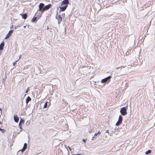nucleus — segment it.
<instances>
[{
	"mask_svg": "<svg viewBox=\"0 0 155 155\" xmlns=\"http://www.w3.org/2000/svg\"><path fill=\"white\" fill-rule=\"evenodd\" d=\"M45 4L42 3H40L39 5V9L38 10H44Z\"/></svg>",
	"mask_w": 155,
	"mask_h": 155,
	"instance_id": "7",
	"label": "nucleus"
},
{
	"mask_svg": "<svg viewBox=\"0 0 155 155\" xmlns=\"http://www.w3.org/2000/svg\"><path fill=\"white\" fill-rule=\"evenodd\" d=\"M0 123L1 124V121H0Z\"/></svg>",
	"mask_w": 155,
	"mask_h": 155,
	"instance_id": "47",
	"label": "nucleus"
},
{
	"mask_svg": "<svg viewBox=\"0 0 155 155\" xmlns=\"http://www.w3.org/2000/svg\"><path fill=\"white\" fill-rule=\"evenodd\" d=\"M50 101H51V100H50H50H49V103H48V106H49V107L50 106V105H51V103H50Z\"/></svg>",
	"mask_w": 155,
	"mask_h": 155,
	"instance_id": "30",
	"label": "nucleus"
},
{
	"mask_svg": "<svg viewBox=\"0 0 155 155\" xmlns=\"http://www.w3.org/2000/svg\"><path fill=\"white\" fill-rule=\"evenodd\" d=\"M68 148H69V150H71V148H70L69 146L68 147Z\"/></svg>",
	"mask_w": 155,
	"mask_h": 155,
	"instance_id": "37",
	"label": "nucleus"
},
{
	"mask_svg": "<svg viewBox=\"0 0 155 155\" xmlns=\"http://www.w3.org/2000/svg\"><path fill=\"white\" fill-rule=\"evenodd\" d=\"M26 124L27 125L29 124V122L28 121H27V122L26 123Z\"/></svg>",
	"mask_w": 155,
	"mask_h": 155,
	"instance_id": "33",
	"label": "nucleus"
},
{
	"mask_svg": "<svg viewBox=\"0 0 155 155\" xmlns=\"http://www.w3.org/2000/svg\"><path fill=\"white\" fill-rule=\"evenodd\" d=\"M0 130L2 133H4L5 132V130L1 128L0 129Z\"/></svg>",
	"mask_w": 155,
	"mask_h": 155,
	"instance_id": "24",
	"label": "nucleus"
},
{
	"mask_svg": "<svg viewBox=\"0 0 155 155\" xmlns=\"http://www.w3.org/2000/svg\"><path fill=\"white\" fill-rule=\"evenodd\" d=\"M19 126L21 129L20 131H22L23 130V128L22 127L21 125L19 124Z\"/></svg>",
	"mask_w": 155,
	"mask_h": 155,
	"instance_id": "23",
	"label": "nucleus"
},
{
	"mask_svg": "<svg viewBox=\"0 0 155 155\" xmlns=\"http://www.w3.org/2000/svg\"><path fill=\"white\" fill-rule=\"evenodd\" d=\"M13 26H14V25H12V26L10 27V29H11L12 28V29H13ZM14 30H13V29L10 30V36H11L12 33L13 32Z\"/></svg>",
	"mask_w": 155,
	"mask_h": 155,
	"instance_id": "16",
	"label": "nucleus"
},
{
	"mask_svg": "<svg viewBox=\"0 0 155 155\" xmlns=\"http://www.w3.org/2000/svg\"><path fill=\"white\" fill-rule=\"evenodd\" d=\"M21 55H20L19 56V59L18 60L21 58Z\"/></svg>",
	"mask_w": 155,
	"mask_h": 155,
	"instance_id": "38",
	"label": "nucleus"
},
{
	"mask_svg": "<svg viewBox=\"0 0 155 155\" xmlns=\"http://www.w3.org/2000/svg\"><path fill=\"white\" fill-rule=\"evenodd\" d=\"M14 119L15 122L18 123L19 120V118L17 115H14Z\"/></svg>",
	"mask_w": 155,
	"mask_h": 155,
	"instance_id": "10",
	"label": "nucleus"
},
{
	"mask_svg": "<svg viewBox=\"0 0 155 155\" xmlns=\"http://www.w3.org/2000/svg\"><path fill=\"white\" fill-rule=\"evenodd\" d=\"M17 28V26H15L14 27V28L15 29H16Z\"/></svg>",
	"mask_w": 155,
	"mask_h": 155,
	"instance_id": "35",
	"label": "nucleus"
},
{
	"mask_svg": "<svg viewBox=\"0 0 155 155\" xmlns=\"http://www.w3.org/2000/svg\"><path fill=\"white\" fill-rule=\"evenodd\" d=\"M48 29H49V28H48V27L47 28V29L48 30Z\"/></svg>",
	"mask_w": 155,
	"mask_h": 155,
	"instance_id": "41",
	"label": "nucleus"
},
{
	"mask_svg": "<svg viewBox=\"0 0 155 155\" xmlns=\"http://www.w3.org/2000/svg\"><path fill=\"white\" fill-rule=\"evenodd\" d=\"M68 6L67 5H65L63 7H60L59 8L60 10L59 11V13H60L61 11H64L67 8Z\"/></svg>",
	"mask_w": 155,
	"mask_h": 155,
	"instance_id": "8",
	"label": "nucleus"
},
{
	"mask_svg": "<svg viewBox=\"0 0 155 155\" xmlns=\"http://www.w3.org/2000/svg\"><path fill=\"white\" fill-rule=\"evenodd\" d=\"M111 78V77L110 76H109L107 77L102 79L101 82L103 83H105L106 82H107V81H110V78Z\"/></svg>",
	"mask_w": 155,
	"mask_h": 155,
	"instance_id": "4",
	"label": "nucleus"
},
{
	"mask_svg": "<svg viewBox=\"0 0 155 155\" xmlns=\"http://www.w3.org/2000/svg\"><path fill=\"white\" fill-rule=\"evenodd\" d=\"M48 18V17H47L46 20H47L48 19V18Z\"/></svg>",
	"mask_w": 155,
	"mask_h": 155,
	"instance_id": "42",
	"label": "nucleus"
},
{
	"mask_svg": "<svg viewBox=\"0 0 155 155\" xmlns=\"http://www.w3.org/2000/svg\"><path fill=\"white\" fill-rule=\"evenodd\" d=\"M38 15H39V13L38 12Z\"/></svg>",
	"mask_w": 155,
	"mask_h": 155,
	"instance_id": "45",
	"label": "nucleus"
},
{
	"mask_svg": "<svg viewBox=\"0 0 155 155\" xmlns=\"http://www.w3.org/2000/svg\"><path fill=\"white\" fill-rule=\"evenodd\" d=\"M48 18V17H47L46 20H47L48 19V18Z\"/></svg>",
	"mask_w": 155,
	"mask_h": 155,
	"instance_id": "44",
	"label": "nucleus"
},
{
	"mask_svg": "<svg viewBox=\"0 0 155 155\" xmlns=\"http://www.w3.org/2000/svg\"><path fill=\"white\" fill-rule=\"evenodd\" d=\"M48 101L46 102L45 103V104H44V106L43 108H46L48 106Z\"/></svg>",
	"mask_w": 155,
	"mask_h": 155,
	"instance_id": "17",
	"label": "nucleus"
},
{
	"mask_svg": "<svg viewBox=\"0 0 155 155\" xmlns=\"http://www.w3.org/2000/svg\"><path fill=\"white\" fill-rule=\"evenodd\" d=\"M29 88L28 87V88L25 91L26 93H28V91H29Z\"/></svg>",
	"mask_w": 155,
	"mask_h": 155,
	"instance_id": "26",
	"label": "nucleus"
},
{
	"mask_svg": "<svg viewBox=\"0 0 155 155\" xmlns=\"http://www.w3.org/2000/svg\"><path fill=\"white\" fill-rule=\"evenodd\" d=\"M25 149L23 148L21 150V152H24L25 151Z\"/></svg>",
	"mask_w": 155,
	"mask_h": 155,
	"instance_id": "28",
	"label": "nucleus"
},
{
	"mask_svg": "<svg viewBox=\"0 0 155 155\" xmlns=\"http://www.w3.org/2000/svg\"><path fill=\"white\" fill-rule=\"evenodd\" d=\"M95 138L94 137H93L91 139V140H95Z\"/></svg>",
	"mask_w": 155,
	"mask_h": 155,
	"instance_id": "31",
	"label": "nucleus"
},
{
	"mask_svg": "<svg viewBox=\"0 0 155 155\" xmlns=\"http://www.w3.org/2000/svg\"><path fill=\"white\" fill-rule=\"evenodd\" d=\"M73 155H82L81 154H74Z\"/></svg>",
	"mask_w": 155,
	"mask_h": 155,
	"instance_id": "36",
	"label": "nucleus"
},
{
	"mask_svg": "<svg viewBox=\"0 0 155 155\" xmlns=\"http://www.w3.org/2000/svg\"><path fill=\"white\" fill-rule=\"evenodd\" d=\"M27 144L26 143H25L24 144V147H23V148H24V149H25L26 150V149L27 148Z\"/></svg>",
	"mask_w": 155,
	"mask_h": 155,
	"instance_id": "20",
	"label": "nucleus"
},
{
	"mask_svg": "<svg viewBox=\"0 0 155 155\" xmlns=\"http://www.w3.org/2000/svg\"><path fill=\"white\" fill-rule=\"evenodd\" d=\"M105 132L106 133L109 134V130H106Z\"/></svg>",
	"mask_w": 155,
	"mask_h": 155,
	"instance_id": "34",
	"label": "nucleus"
},
{
	"mask_svg": "<svg viewBox=\"0 0 155 155\" xmlns=\"http://www.w3.org/2000/svg\"><path fill=\"white\" fill-rule=\"evenodd\" d=\"M38 19V17H34L31 20V22H36Z\"/></svg>",
	"mask_w": 155,
	"mask_h": 155,
	"instance_id": "12",
	"label": "nucleus"
},
{
	"mask_svg": "<svg viewBox=\"0 0 155 155\" xmlns=\"http://www.w3.org/2000/svg\"><path fill=\"white\" fill-rule=\"evenodd\" d=\"M31 98L29 96H28L26 100V103L27 105L28 104L29 102L31 101Z\"/></svg>",
	"mask_w": 155,
	"mask_h": 155,
	"instance_id": "13",
	"label": "nucleus"
},
{
	"mask_svg": "<svg viewBox=\"0 0 155 155\" xmlns=\"http://www.w3.org/2000/svg\"><path fill=\"white\" fill-rule=\"evenodd\" d=\"M101 132L100 131H98L97 133H95L94 134V136L95 137L97 136L98 134H101Z\"/></svg>",
	"mask_w": 155,
	"mask_h": 155,
	"instance_id": "19",
	"label": "nucleus"
},
{
	"mask_svg": "<svg viewBox=\"0 0 155 155\" xmlns=\"http://www.w3.org/2000/svg\"><path fill=\"white\" fill-rule=\"evenodd\" d=\"M128 106V105H127L126 107H122L120 109V112L122 115L125 116L127 114V109Z\"/></svg>",
	"mask_w": 155,
	"mask_h": 155,
	"instance_id": "1",
	"label": "nucleus"
},
{
	"mask_svg": "<svg viewBox=\"0 0 155 155\" xmlns=\"http://www.w3.org/2000/svg\"><path fill=\"white\" fill-rule=\"evenodd\" d=\"M22 26V25H18L17 26V27H20L21 26Z\"/></svg>",
	"mask_w": 155,
	"mask_h": 155,
	"instance_id": "32",
	"label": "nucleus"
},
{
	"mask_svg": "<svg viewBox=\"0 0 155 155\" xmlns=\"http://www.w3.org/2000/svg\"><path fill=\"white\" fill-rule=\"evenodd\" d=\"M45 11V10L42 9L41 10H38L37 11L35 15L38 16V19H39L41 17L42 14L44 13V11Z\"/></svg>",
	"mask_w": 155,
	"mask_h": 155,
	"instance_id": "2",
	"label": "nucleus"
},
{
	"mask_svg": "<svg viewBox=\"0 0 155 155\" xmlns=\"http://www.w3.org/2000/svg\"><path fill=\"white\" fill-rule=\"evenodd\" d=\"M122 116L121 115H120L119 117L118 120L115 124L116 126H118L120 124L122 123Z\"/></svg>",
	"mask_w": 155,
	"mask_h": 155,
	"instance_id": "3",
	"label": "nucleus"
},
{
	"mask_svg": "<svg viewBox=\"0 0 155 155\" xmlns=\"http://www.w3.org/2000/svg\"><path fill=\"white\" fill-rule=\"evenodd\" d=\"M124 126L126 128V125H124L123 126V127Z\"/></svg>",
	"mask_w": 155,
	"mask_h": 155,
	"instance_id": "39",
	"label": "nucleus"
},
{
	"mask_svg": "<svg viewBox=\"0 0 155 155\" xmlns=\"http://www.w3.org/2000/svg\"><path fill=\"white\" fill-rule=\"evenodd\" d=\"M62 16L63 18L65 17V15L64 13H63L62 14Z\"/></svg>",
	"mask_w": 155,
	"mask_h": 155,
	"instance_id": "27",
	"label": "nucleus"
},
{
	"mask_svg": "<svg viewBox=\"0 0 155 155\" xmlns=\"http://www.w3.org/2000/svg\"><path fill=\"white\" fill-rule=\"evenodd\" d=\"M151 152V150H149L146 152L145 153L146 154H148L150 153Z\"/></svg>",
	"mask_w": 155,
	"mask_h": 155,
	"instance_id": "18",
	"label": "nucleus"
},
{
	"mask_svg": "<svg viewBox=\"0 0 155 155\" xmlns=\"http://www.w3.org/2000/svg\"><path fill=\"white\" fill-rule=\"evenodd\" d=\"M69 3V0H64L61 2V5H67L68 6Z\"/></svg>",
	"mask_w": 155,
	"mask_h": 155,
	"instance_id": "6",
	"label": "nucleus"
},
{
	"mask_svg": "<svg viewBox=\"0 0 155 155\" xmlns=\"http://www.w3.org/2000/svg\"><path fill=\"white\" fill-rule=\"evenodd\" d=\"M86 139H83V141L84 143H86Z\"/></svg>",
	"mask_w": 155,
	"mask_h": 155,
	"instance_id": "29",
	"label": "nucleus"
},
{
	"mask_svg": "<svg viewBox=\"0 0 155 155\" xmlns=\"http://www.w3.org/2000/svg\"><path fill=\"white\" fill-rule=\"evenodd\" d=\"M58 14V13H57L56 15V18L58 20V23L59 24L62 21V18L61 16V15H58V16L57 15Z\"/></svg>",
	"mask_w": 155,
	"mask_h": 155,
	"instance_id": "5",
	"label": "nucleus"
},
{
	"mask_svg": "<svg viewBox=\"0 0 155 155\" xmlns=\"http://www.w3.org/2000/svg\"><path fill=\"white\" fill-rule=\"evenodd\" d=\"M20 15H21V16L22 17V18L24 19H26L28 17L26 13L23 14H20Z\"/></svg>",
	"mask_w": 155,
	"mask_h": 155,
	"instance_id": "11",
	"label": "nucleus"
},
{
	"mask_svg": "<svg viewBox=\"0 0 155 155\" xmlns=\"http://www.w3.org/2000/svg\"><path fill=\"white\" fill-rule=\"evenodd\" d=\"M1 128H0V129H1Z\"/></svg>",
	"mask_w": 155,
	"mask_h": 155,
	"instance_id": "48",
	"label": "nucleus"
},
{
	"mask_svg": "<svg viewBox=\"0 0 155 155\" xmlns=\"http://www.w3.org/2000/svg\"><path fill=\"white\" fill-rule=\"evenodd\" d=\"M51 6L52 5L50 4H49L47 5H46V6H45L44 10L45 11L47 10H48L50 8Z\"/></svg>",
	"mask_w": 155,
	"mask_h": 155,
	"instance_id": "9",
	"label": "nucleus"
},
{
	"mask_svg": "<svg viewBox=\"0 0 155 155\" xmlns=\"http://www.w3.org/2000/svg\"><path fill=\"white\" fill-rule=\"evenodd\" d=\"M125 66H120V67H117V68H116V69H120V68H125Z\"/></svg>",
	"mask_w": 155,
	"mask_h": 155,
	"instance_id": "22",
	"label": "nucleus"
},
{
	"mask_svg": "<svg viewBox=\"0 0 155 155\" xmlns=\"http://www.w3.org/2000/svg\"><path fill=\"white\" fill-rule=\"evenodd\" d=\"M24 122L25 121L24 120L22 119H21L19 122V124L21 125L22 124H24Z\"/></svg>",
	"mask_w": 155,
	"mask_h": 155,
	"instance_id": "15",
	"label": "nucleus"
},
{
	"mask_svg": "<svg viewBox=\"0 0 155 155\" xmlns=\"http://www.w3.org/2000/svg\"><path fill=\"white\" fill-rule=\"evenodd\" d=\"M10 36V31H9L8 34L7 35L6 37L5 38V39H6L8 38H9Z\"/></svg>",
	"mask_w": 155,
	"mask_h": 155,
	"instance_id": "21",
	"label": "nucleus"
},
{
	"mask_svg": "<svg viewBox=\"0 0 155 155\" xmlns=\"http://www.w3.org/2000/svg\"><path fill=\"white\" fill-rule=\"evenodd\" d=\"M18 61V60L16 61L15 62H14L13 63V65L14 66H15V65L16 64V62H17Z\"/></svg>",
	"mask_w": 155,
	"mask_h": 155,
	"instance_id": "25",
	"label": "nucleus"
},
{
	"mask_svg": "<svg viewBox=\"0 0 155 155\" xmlns=\"http://www.w3.org/2000/svg\"><path fill=\"white\" fill-rule=\"evenodd\" d=\"M48 18V17H47L46 20H47L48 19V18Z\"/></svg>",
	"mask_w": 155,
	"mask_h": 155,
	"instance_id": "43",
	"label": "nucleus"
},
{
	"mask_svg": "<svg viewBox=\"0 0 155 155\" xmlns=\"http://www.w3.org/2000/svg\"><path fill=\"white\" fill-rule=\"evenodd\" d=\"M112 14L110 15V16H111Z\"/></svg>",
	"mask_w": 155,
	"mask_h": 155,
	"instance_id": "46",
	"label": "nucleus"
},
{
	"mask_svg": "<svg viewBox=\"0 0 155 155\" xmlns=\"http://www.w3.org/2000/svg\"><path fill=\"white\" fill-rule=\"evenodd\" d=\"M4 46V42H2L0 45V50H2L3 49V48Z\"/></svg>",
	"mask_w": 155,
	"mask_h": 155,
	"instance_id": "14",
	"label": "nucleus"
},
{
	"mask_svg": "<svg viewBox=\"0 0 155 155\" xmlns=\"http://www.w3.org/2000/svg\"><path fill=\"white\" fill-rule=\"evenodd\" d=\"M26 26H24V28H26Z\"/></svg>",
	"mask_w": 155,
	"mask_h": 155,
	"instance_id": "40",
	"label": "nucleus"
}]
</instances>
